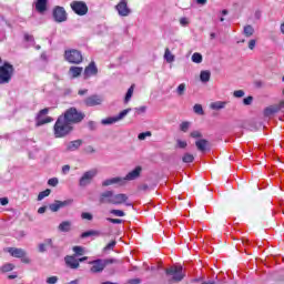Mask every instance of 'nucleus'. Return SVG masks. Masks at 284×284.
<instances>
[{
  "instance_id": "1",
  "label": "nucleus",
  "mask_w": 284,
  "mask_h": 284,
  "mask_svg": "<svg viewBox=\"0 0 284 284\" xmlns=\"http://www.w3.org/2000/svg\"><path fill=\"white\" fill-rule=\"evenodd\" d=\"M72 124L65 121L63 115H60L53 126V133L55 139H63V136H68L70 132H72Z\"/></svg>"
},
{
  "instance_id": "2",
  "label": "nucleus",
  "mask_w": 284,
  "mask_h": 284,
  "mask_svg": "<svg viewBox=\"0 0 284 284\" xmlns=\"http://www.w3.org/2000/svg\"><path fill=\"white\" fill-rule=\"evenodd\" d=\"M62 116L64 121H68L71 125L72 123H81V121L85 119V114L77 110V108L68 109Z\"/></svg>"
},
{
  "instance_id": "3",
  "label": "nucleus",
  "mask_w": 284,
  "mask_h": 284,
  "mask_svg": "<svg viewBox=\"0 0 284 284\" xmlns=\"http://www.w3.org/2000/svg\"><path fill=\"white\" fill-rule=\"evenodd\" d=\"M64 59L65 61H68V63H72L73 65H79L83 63V54L77 49L65 50Z\"/></svg>"
},
{
  "instance_id": "4",
  "label": "nucleus",
  "mask_w": 284,
  "mask_h": 284,
  "mask_svg": "<svg viewBox=\"0 0 284 284\" xmlns=\"http://www.w3.org/2000/svg\"><path fill=\"white\" fill-rule=\"evenodd\" d=\"M12 74H14V67L10 63H4L0 67V83H10Z\"/></svg>"
},
{
  "instance_id": "5",
  "label": "nucleus",
  "mask_w": 284,
  "mask_h": 284,
  "mask_svg": "<svg viewBox=\"0 0 284 284\" xmlns=\"http://www.w3.org/2000/svg\"><path fill=\"white\" fill-rule=\"evenodd\" d=\"M165 274L168 276H172V281L174 283H181L183 278H185V273H183V266H172L165 270Z\"/></svg>"
},
{
  "instance_id": "6",
  "label": "nucleus",
  "mask_w": 284,
  "mask_h": 284,
  "mask_svg": "<svg viewBox=\"0 0 284 284\" xmlns=\"http://www.w3.org/2000/svg\"><path fill=\"white\" fill-rule=\"evenodd\" d=\"M99 174L98 169H91L82 174V176L79 180V186L80 187H88L92 181H94V178Z\"/></svg>"
},
{
  "instance_id": "7",
  "label": "nucleus",
  "mask_w": 284,
  "mask_h": 284,
  "mask_svg": "<svg viewBox=\"0 0 284 284\" xmlns=\"http://www.w3.org/2000/svg\"><path fill=\"white\" fill-rule=\"evenodd\" d=\"M132 112V109H125L121 111L118 115L109 116L103 120H101L102 125H114V123H119V121H123V118L126 114H130Z\"/></svg>"
},
{
  "instance_id": "8",
  "label": "nucleus",
  "mask_w": 284,
  "mask_h": 284,
  "mask_svg": "<svg viewBox=\"0 0 284 284\" xmlns=\"http://www.w3.org/2000/svg\"><path fill=\"white\" fill-rule=\"evenodd\" d=\"M50 112V109L45 108L39 111L37 118H36V125L37 128H41V125H45V123H52L54 119L51 116H45Z\"/></svg>"
},
{
  "instance_id": "9",
  "label": "nucleus",
  "mask_w": 284,
  "mask_h": 284,
  "mask_svg": "<svg viewBox=\"0 0 284 284\" xmlns=\"http://www.w3.org/2000/svg\"><path fill=\"white\" fill-rule=\"evenodd\" d=\"M71 9L79 17H85V14H88V4H85V2H83V1L71 2Z\"/></svg>"
},
{
  "instance_id": "10",
  "label": "nucleus",
  "mask_w": 284,
  "mask_h": 284,
  "mask_svg": "<svg viewBox=\"0 0 284 284\" xmlns=\"http://www.w3.org/2000/svg\"><path fill=\"white\" fill-rule=\"evenodd\" d=\"M115 10L119 17H130L132 14V9L128 7V0H121L116 6Z\"/></svg>"
},
{
  "instance_id": "11",
  "label": "nucleus",
  "mask_w": 284,
  "mask_h": 284,
  "mask_svg": "<svg viewBox=\"0 0 284 284\" xmlns=\"http://www.w3.org/2000/svg\"><path fill=\"white\" fill-rule=\"evenodd\" d=\"M53 19L57 23H63V21H68V13L63 7H55L53 9Z\"/></svg>"
},
{
  "instance_id": "12",
  "label": "nucleus",
  "mask_w": 284,
  "mask_h": 284,
  "mask_svg": "<svg viewBox=\"0 0 284 284\" xmlns=\"http://www.w3.org/2000/svg\"><path fill=\"white\" fill-rule=\"evenodd\" d=\"M114 191H104L99 195V203L101 205H113Z\"/></svg>"
},
{
  "instance_id": "13",
  "label": "nucleus",
  "mask_w": 284,
  "mask_h": 284,
  "mask_svg": "<svg viewBox=\"0 0 284 284\" xmlns=\"http://www.w3.org/2000/svg\"><path fill=\"white\" fill-rule=\"evenodd\" d=\"M89 265H91V274H101V272L105 270V262H103L101 258L89 262Z\"/></svg>"
},
{
  "instance_id": "14",
  "label": "nucleus",
  "mask_w": 284,
  "mask_h": 284,
  "mask_svg": "<svg viewBox=\"0 0 284 284\" xmlns=\"http://www.w3.org/2000/svg\"><path fill=\"white\" fill-rule=\"evenodd\" d=\"M72 203H74V200H55L52 204L49 205V210H51L52 212H59L62 207H68L72 205Z\"/></svg>"
},
{
  "instance_id": "15",
  "label": "nucleus",
  "mask_w": 284,
  "mask_h": 284,
  "mask_svg": "<svg viewBox=\"0 0 284 284\" xmlns=\"http://www.w3.org/2000/svg\"><path fill=\"white\" fill-rule=\"evenodd\" d=\"M102 103H103V98L99 94L89 95L84 100V105H87V108H94L97 105H101Z\"/></svg>"
},
{
  "instance_id": "16",
  "label": "nucleus",
  "mask_w": 284,
  "mask_h": 284,
  "mask_svg": "<svg viewBox=\"0 0 284 284\" xmlns=\"http://www.w3.org/2000/svg\"><path fill=\"white\" fill-rule=\"evenodd\" d=\"M129 196L125 193H118L114 194L113 193V205H126L128 207H130L132 205V203H128Z\"/></svg>"
},
{
  "instance_id": "17",
  "label": "nucleus",
  "mask_w": 284,
  "mask_h": 284,
  "mask_svg": "<svg viewBox=\"0 0 284 284\" xmlns=\"http://www.w3.org/2000/svg\"><path fill=\"white\" fill-rule=\"evenodd\" d=\"M141 172H143L142 166H136L134 170L130 171L124 178V185L128 183V181H136L141 176Z\"/></svg>"
},
{
  "instance_id": "18",
  "label": "nucleus",
  "mask_w": 284,
  "mask_h": 284,
  "mask_svg": "<svg viewBox=\"0 0 284 284\" xmlns=\"http://www.w3.org/2000/svg\"><path fill=\"white\" fill-rule=\"evenodd\" d=\"M284 108V101H281L278 104H273L271 106H267L264 110V116H272V114H276L281 112Z\"/></svg>"
},
{
  "instance_id": "19",
  "label": "nucleus",
  "mask_w": 284,
  "mask_h": 284,
  "mask_svg": "<svg viewBox=\"0 0 284 284\" xmlns=\"http://www.w3.org/2000/svg\"><path fill=\"white\" fill-rule=\"evenodd\" d=\"M110 185H125V180H123V178L115 176L102 182V187H110Z\"/></svg>"
},
{
  "instance_id": "20",
  "label": "nucleus",
  "mask_w": 284,
  "mask_h": 284,
  "mask_svg": "<svg viewBox=\"0 0 284 284\" xmlns=\"http://www.w3.org/2000/svg\"><path fill=\"white\" fill-rule=\"evenodd\" d=\"M64 262L67 267H70V270H79L80 267L79 260H77L74 255H67L64 257Z\"/></svg>"
},
{
  "instance_id": "21",
  "label": "nucleus",
  "mask_w": 284,
  "mask_h": 284,
  "mask_svg": "<svg viewBox=\"0 0 284 284\" xmlns=\"http://www.w3.org/2000/svg\"><path fill=\"white\" fill-rule=\"evenodd\" d=\"M6 252L13 256V258H21L28 255V252H26V250L17 247H8L6 248Z\"/></svg>"
},
{
  "instance_id": "22",
  "label": "nucleus",
  "mask_w": 284,
  "mask_h": 284,
  "mask_svg": "<svg viewBox=\"0 0 284 284\" xmlns=\"http://www.w3.org/2000/svg\"><path fill=\"white\" fill-rule=\"evenodd\" d=\"M99 72V69H97V64L94 62H91L85 69H84V79H90V77L97 75Z\"/></svg>"
},
{
  "instance_id": "23",
  "label": "nucleus",
  "mask_w": 284,
  "mask_h": 284,
  "mask_svg": "<svg viewBox=\"0 0 284 284\" xmlns=\"http://www.w3.org/2000/svg\"><path fill=\"white\" fill-rule=\"evenodd\" d=\"M48 247H54V243L52 242V239H47L43 241V243H40L38 245V252H40V254H43L48 252Z\"/></svg>"
},
{
  "instance_id": "24",
  "label": "nucleus",
  "mask_w": 284,
  "mask_h": 284,
  "mask_svg": "<svg viewBox=\"0 0 284 284\" xmlns=\"http://www.w3.org/2000/svg\"><path fill=\"white\" fill-rule=\"evenodd\" d=\"M68 74L70 79H79L81 74H83V68L82 67H70Z\"/></svg>"
},
{
  "instance_id": "25",
  "label": "nucleus",
  "mask_w": 284,
  "mask_h": 284,
  "mask_svg": "<svg viewBox=\"0 0 284 284\" xmlns=\"http://www.w3.org/2000/svg\"><path fill=\"white\" fill-rule=\"evenodd\" d=\"M83 145L82 140L71 141L67 144V152H77Z\"/></svg>"
},
{
  "instance_id": "26",
  "label": "nucleus",
  "mask_w": 284,
  "mask_h": 284,
  "mask_svg": "<svg viewBox=\"0 0 284 284\" xmlns=\"http://www.w3.org/2000/svg\"><path fill=\"white\" fill-rule=\"evenodd\" d=\"M36 10L43 14L48 10V0H36Z\"/></svg>"
},
{
  "instance_id": "27",
  "label": "nucleus",
  "mask_w": 284,
  "mask_h": 284,
  "mask_svg": "<svg viewBox=\"0 0 284 284\" xmlns=\"http://www.w3.org/2000/svg\"><path fill=\"white\" fill-rule=\"evenodd\" d=\"M59 232H71L72 231V222L70 221H62L58 225Z\"/></svg>"
},
{
  "instance_id": "28",
  "label": "nucleus",
  "mask_w": 284,
  "mask_h": 284,
  "mask_svg": "<svg viewBox=\"0 0 284 284\" xmlns=\"http://www.w3.org/2000/svg\"><path fill=\"white\" fill-rule=\"evenodd\" d=\"M225 105H227V102L216 101V102H212L210 104V108H211V110H225Z\"/></svg>"
},
{
  "instance_id": "29",
  "label": "nucleus",
  "mask_w": 284,
  "mask_h": 284,
  "mask_svg": "<svg viewBox=\"0 0 284 284\" xmlns=\"http://www.w3.org/2000/svg\"><path fill=\"white\" fill-rule=\"evenodd\" d=\"M207 140L201 139L195 142V145L200 152H205L207 150Z\"/></svg>"
},
{
  "instance_id": "30",
  "label": "nucleus",
  "mask_w": 284,
  "mask_h": 284,
  "mask_svg": "<svg viewBox=\"0 0 284 284\" xmlns=\"http://www.w3.org/2000/svg\"><path fill=\"white\" fill-rule=\"evenodd\" d=\"M211 77H212V72H210V70L201 71L200 81L202 83H207L210 81Z\"/></svg>"
},
{
  "instance_id": "31",
  "label": "nucleus",
  "mask_w": 284,
  "mask_h": 284,
  "mask_svg": "<svg viewBox=\"0 0 284 284\" xmlns=\"http://www.w3.org/2000/svg\"><path fill=\"white\" fill-rule=\"evenodd\" d=\"M254 32H255L254 27L252 24L244 26V29H243L244 37L250 39V37H254Z\"/></svg>"
},
{
  "instance_id": "32",
  "label": "nucleus",
  "mask_w": 284,
  "mask_h": 284,
  "mask_svg": "<svg viewBox=\"0 0 284 284\" xmlns=\"http://www.w3.org/2000/svg\"><path fill=\"white\" fill-rule=\"evenodd\" d=\"M164 59L166 60V63H174V54H172V51H170L169 48L165 49L164 51Z\"/></svg>"
},
{
  "instance_id": "33",
  "label": "nucleus",
  "mask_w": 284,
  "mask_h": 284,
  "mask_svg": "<svg viewBox=\"0 0 284 284\" xmlns=\"http://www.w3.org/2000/svg\"><path fill=\"white\" fill-rule=\"evenodd\" d=\"M89 236H101V232L91 230V231L83 232L81 234V239H88Z\"/></svg>"
},
{
  "instance_id": "34",
  "label": "nucleus",
  "mask_w": 284,
  "mask_h": 284,
  "mask_svg": "<svg viewBox=\"0 0 284 284\" xmlns=\"http://www.w3.org/2000/svg\"><path fill=\"white\" fill-rule=\"evenodd\" d=\"M191 61L193 63H203V55L199 52H195V53L192 54Z\"/></svg>"
},
{
  "instance_id": "35",
  "label": "nucleus",
  "mask_w": 284,
  "mask_h": 284,
  "mask_svg": "<svg viewBox=\"0 0 284 284\" xmlns=\"http://www.w3.org/2000/svg\"><path fill=\"white\" fill-rule=\"evenodd\" d=\"M132 94H134V84H132L126 94H125V98H124V103H130V100L132 99Z\"/></svg>"
},
{
  "instance_id": "36",
  "label": "nucleus",
  "mask_w": 284,
  "mask_h": 284,
  "mask_svg": "<svg viewBox=\"0 0 284 284\" xmlns=\"http://www.w3.org/2000/svg\"><path fill=\"white\" fill-rule=\"evenodd\" d=\"M109 214H111L112 216H118V217L125 216V212L123 210H116V209L110 210Z\"/></svg>"
},
{
  "instance_id": "37",
  "label": "nucleus",
  "mask_w": 284,
  "mask_h": 284,
  "mask_svg": "<svg viewBox=\"0 0 284 284\" xmlns=\"http://www.w3.org/2000/svg\"><path fill=\"white\" fill-rule=\"evenodd\" d=\"M73 252L75 256H83L85 254V248H83V246H73Z\"/></svg>"
},
{
  "instance_id": "38",
  "label": "nucleus",
  "mask_w": 284,
  "mask_h": 284,
  "mask_svg": "<svg viewBox=\"0 0 284 284\" xmlns=\"http://www.w3.org/2000/svg\"><path fill=\"white\" fill-rule=\"evenodd\" d=\"M182 161H183V163H193L194 162V155H192L191 153H185L182 156Z\"/></svg>"
},
{
  "instance_id": "39",
  "label": "nucleus",
  "mask_w": 284,
  "mask_h": 284,
  "mask_svg": "<svg viewBox=\"0 0 284 284\" xmlns=\"http://www.w3.org/2000/svg\"><path fill=\"white\" fill-rule=\"evenodd\" d=\"M185 90H186L185 83L179 84V87L176 88L178 97H183V94H185Z\"/></svg>"
},
{
  "instance_id": "40",
  "label": "nucleus",
  "mask_w": 284,
  "mask_h": 284,
  "mask_svg": "<svg viewBox=\"0 0 284 284\" xmlns=\"http://www.w3.org/2000/svg\"><path fill=\"white\" fill-rule=\"evenodd\" d=\"M1 272L6 273V272H12V270H14V264L12 263H7L4 265L1 266Z\"/></svg>"
},
{
  "instance_id": "41",
  "label": "nucleus",
  "mask_w": 284,
  "mask_h": 284,
  "mask_svg": "<svg viewBox=\"0 0 284 284\" xmlns=\"http://www.w3.org/2000/svg\"><path fill=\"white\" fill-rule=\"evenodd\" d=\"M51 192H52V191H51L50 189H47V190L40 192V193L38 194V201H43V199H45V196H50V193H51Z\"/></svg>"
},
{
  "instance_id": "42",
  "label": "nucleus",
  "mask_w": 284,
  "mask_h": 284,
  "mask_svg": "<svg viewBox=\"0 0 284 284\" xmlns=\"http://www.w3.org/2000/svg\"><path fill=\"white\" fill-rule=\"evenodd\" d=\"M193 112H195V114L203 115V114H204L203 105H201V104H195V105L193 106Z\"/></svg>"
},
{
  "instance_id": "43",
  "label": "nucleus",
  "mask_w": 284,
  "mask_h": 284,
  "mask_svg": "<svg viewBox=\"0 0 284 284\" xmlns=\"http://www.w3.org/2000/svg\"><path fill=\"white\" fill-rule=\"evenodd\" d=\"M175 148H179L180 150H185V148H187V142L183 140H176Z\"/></svg>"
},
{
  "instance_id": "44",
  "label": "nucleus",
  "mask_w": 284,
  "mask_h": 284,
  "mask_svg": "<svg viewBox=\"0 0 284 284\" xmlns=\"http://www.w3.org/2000/svg\"><path fill=\"white\" fill-rule=\"evenodd\" d=\"M81 219L83 221H92V219H94V215H92V213L83 212L81 213Z\"/></svg>"
},
{
  "instance_id": "45",
  "label": "nucleus",
  "mask_w": 284,
  "mask_h": 284,
  "mask_svg": "<svg viewBox=\"0 0 284 284\" xmlns=\"http://www.w3.org/2000/svg\"><path fill=\"white\" fill-rule=\"evenodd\" d=\"M116 245V241H111L109 244L105 245V247L103 248V252H110V250H114Z\"/></svg>"
},
{
  "instance_id": "46",
  "label": "nucleus",
  "mask_w": 284,
  "mask_h": 284,
  "mask_svg": "<svg viewBox=\"0 0 284 284\" xmlns=\"http://www.w3.org/2000/svg\"><path fill=\"white\" fill-rule=\"evenodd\" d=\"M148 136H152V132L146 131V132L140 133L138 135V139H139V141H145V139H148Z\"/></svg>"
},
{
  "instance_id": "47",
  "label": "nucleus",
  "mask_w": 284,
  "mask_h": 284,
  "mask_svg": "<svg viewBox=\"0 0 284 284\" xmlns=\"http://www.w3.org/2000/svg\"><path fill=\"white\" fill-rule=\"evenodd\" d=\"M48 185H50L51 187H57V185H59V179H57V178L49 179Z\"/></svg>"
},
{
  "instance_id": "48",
  "label": "nucleus",
  "mask_w": 284,
  "mask_h": 284,
  "mask_svg": "<svg viewBox=\"0 0 284 284\" xmlns=\"http://www.w3.org/2000/svg\"><path fill=\"white\" fill-rule=\"evenodd\" d=\"M233 97H234L235 99H243V97H245V91H243V90H236V91L233 92Z\"/></svg>"
},
{
  "instance_id": "49",
  "label": "nucleus",
  "mask_w": 284,
  "mask_h": 284,
  "mask_svg": "<svg viewBox=\"0 0 284 284\" xmlns=\"http://www.w3.org/2000/svg\"><path fill=\"white\" fill-rule=\"evenodd\" d=\"M106 221L109 223H113L114 225H121V223H123V220H121V219L106 217Z\"/></svg>"
},
{
  "instance_id": "50",
  "label": "nucleus",
  "mask_w": 284,
  "mask_h": 284,
  "mask_svg": "<svg viewBox=\"0 0 284 284\" xmlns=\"http://www.w3.org/2000/svg\"><path fill=\"white\" fill-rule=\"evenodd\" d=\"M180 130H181L182 132H187V131L190 130V122H182V123L180 124Z\"/></svg>"
},
{
  "instance_id": "51",
  "label": "nucleus",
  "mask_w": 284,
  "mask_h": 284,
  "mask_svg": "<svg viewBox=\"0 0 284 284\" xmlns=\"http://www.w3.org/2000/svg\"><path fill=\"white\" fill-rule=\"evenodd\" d=\"M180 26L186 28V26H190V19L185 17L180 18Z\"/></svg>"
},
{
  "instance_id": "52",
  "label": "nucleus",
  "mask_w": 284,
  "mask_h": 284,
  "mask_svg": "<svg viewBox=\"0 0 284 284\" xmlns=\"http://www.w3.org/2000/svg\"><path fill=\"white\" fill-rule=\"evenodd\" d=\"M253 101H254V97L252 95H248L247 98L243 99L244 105H252Z\"/></svg>"
},
{
  "instance_id": "53",
  "label": "nucleus",
  "mask_w": 284,
  "mask_h": 284,
  "mask_svg": "<svg viewBox=\"0 0 284 284\" xmlns=\"http://www.w3.org/2000/svg\"><path fill=\"white\" fill-rule=\"evenodd\" d=\"M55 283H59L58 276H50L47 278V284H55Z\"/></svg>"
},
{
  "instance_id": "54",
  "label": "nucleus",
  "mask_w": 284,
  "mask_h": 284,
  "mask_svg": "<svg viewBox=\"0 0 284 284\" xmlns=\"http://www.w3.org/2000/svg\"><path fill=\"white\" fill-rule=\"evenodd\" d=\"M104 267H108V265H112V263H119L115 258H106L103 260Z\"/></svg>"
},
{
  "instance_id": "55",
  "label": "nucleus",
  "mask_w": 284,
  "mask_h": 284,
  "mask_svg": "<svg viewBox=\"0 0 284 284\" xmlns=\"http://www.w3.org/2000/svg\"><path fill=\"white\" fill-rule=\"evenodd\" d=\"M190 136H192V139H201L203 134L200 131H193Z\"/></svg>"
},
{
  "instance_id": "56",
  "label": "nucleus",
  "mask_w": 284,
  "mask_h": 284,
  "mask_svg": "<svg viewBox=\"0 0 284 284\" xmlns=\"http://www.w3.org/2000/svg\"><path fill=\"white\" fill-rule=\"evenodd\" d=\"M21 258V263H24L26 265H30V263H32V260H30V257H28V255H24Z\"/></svg>"
},
{
  "instance_id": "57",
  "label": "nucleus",
  "mask_w": 284,
  "mask_h": 284,
  "mask_svg": "<svg viewBox=\"0 0 284 284\" xmlns=\"http://www.w3.org/2000/svg\"><path fill=\"white\" fill-rule=\"evenodd\" d=\"M146 111H148V106L135 108V112H138V114H143Z\"/></svg>"
},
{
  "instance_id": "58",
  "label": "nucleus",
  "mask_w": 284,
  "mask_h": 284,
  "mask_svg": "<svg viewBox=\"0 0 284 284\" xmlns=\"http://www.w3.org/2000/svg\"><path fill=\"white\" fill-rule=\"evenodd\" d=\"M256 48V40H250L248 41V50H254Z\"/></svg>"
},
{
  "instance_id": "59",
  "label": "nucleus",
  "mask_w": 284,
  "mask_h": 284,
  "mask_svg": "<svg viewBox=\"0 0 284 284\" xmlns=\"http://www.w3.org/2000/svg\"><path fill=\"white\" fill-rule=\"evenodd\" d=\"M202 284H223V282H221V281L215 282L212 280H207V281L202 282Z\"/></svg>"
},
{
  "instance_id": "60",
  "label": "nucleus",
  "mask_w": 284,
  "mask_h": 284,
  "mask_svg": "<svg viewBox=\"0 0 284 284\" xmlns=\"http://www.w3.org/2000/svg\"><path fill=\"white\" fill-rule=\"evenodd\" d=\"M88 128L91 129V130H97V122L90 121V122L88 123Z\"/></svg>"
},
{
  "instance_id": "61",
  "label": "nucleus",
  "mask_w": 284,
  "mask_h": 284,
  "mask_svg": "<svg viewBox=\"0 0 284 284\" xmlns=\"http://www.w3.org/2000/svg\"><path fill=\"white\" fill-rule=\"evenodd\" d=\"M8 203H10V200H8V197H1L0 199V204L1 205H8Z\"/></svg>"
},
{
  "instance_id": "62",
  "label": "nucleus",
  "mask_w": 284,
  "mask_h": 284,
  "mask_svg": "<svg viewBox=\"0 0 284 284\" xmlns=\"http://www.w3.org/2000/svg\"><path fill=\"white\" fill-rule=\"evenodd\" d=\"M68 172H70V165H63L62 166V174H68Z\"/></svg>"
},
{
  "instance_id": "63",
  "label": "nucleus",
  "mask_w": 284,
  "mask_h": 284,
  "mask_svg": "<svg viewBox=\"0 0 284 284\" xmlns=\"http://www.w3.org/2000/svg\"><path fill=\"white\" fill-rule=\"evenodd\" d=\"M24 40L33 42L34 41V37L26 33L24 34Z\"/></svg>"
},
{
  "instance_id": "64",
  "label": "nucleus",
  "mask_w": 284,
  "mask_h": 284,
  "mask_svg": "<svg viewBox=\"0 0 284 284\" xmlns=\"http://www.w3.org/2000/svg\"><path fill=\"white\" fill-rule=\"evenodd\" d=\"M280 32L284 36V21L280 24Z\"/></svg>"
}]
</instances>
